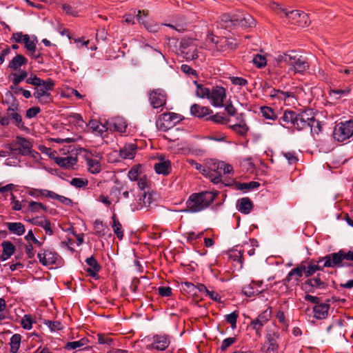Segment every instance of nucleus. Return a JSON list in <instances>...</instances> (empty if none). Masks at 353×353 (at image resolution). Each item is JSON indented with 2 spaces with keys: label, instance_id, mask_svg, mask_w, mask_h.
I'll return each mask as SVG.
<instances>
[{
  "label": "nucleus",
  "instance_id": "nucleus-1",
  "mask_svg": "<svg viewBox=\"0 0 353 353\" xmlns=\"http://www.w3.org/2000/svg\"><path fill=\"white\" fill-rule=\"evenodd\" d=\"M279 122L283 126L290 125L297 130L310 129L312 134H319L322 129L321 122L314 118V113L310 110L301 112L285 110Z\"/></svg>",
  "mask_w": 353,
  "mask_h": 353
},
{
  "label": "nucleus",
  "instance_id": "nucleus-2",
  "mask_svg": "<svg viewBox=\"0 0 353 353\" xmlns=\"http://www.w3.org/2000/svg\"><path fill=\"white\" fill-rule=\"evenodd\" d=\"M216 194L213 192H202L192 194L187 200L183 212L196 213L206 209L215 199Z\"/></svg>",
  "mask_w": 353,
  "mask_h": 353
},
{
  "label": "nucleus",
  "instance_id": "nucleus-3",
  "mask_svg": "<svg viewBox=\"0 0 353 353\" xmlns=\"http://www.w3.org/2000/svg\"><path fill=\"white\" fill-rule=\"evenodd\" d=\"M279 61H283L289 65L288 71L294 73L303 74L307 71L310 65L305 58L299 55L294 51L284 53L279 57Z\"/></svg>",
  "mask_w": 353,
  "mask_h": 353
},
{
  "label": "nucleus",
  "instance_id": "nucleus-4",
  "mask_svg": "<svg viewBox=\"0 0 353 353\" xmlns=\"http://www.w3.org/2000/svg\"><path fill=\"white\" fill-rule=\"evenodd\" d=\"M206 43L212 44V48H215L218 51L229 53L238 48L236 39L231 37H219L213 33H208L206 37Z\"/></svg>",
  "mask_w": 353,
  "mask_h": 353
},
{
  "label": "nucleus",
  "instance_id": "nucleus-5",
  "mask_svg": "<svg viewBox=\"0 0 353 353\" xmlns=\"http://www.w3.org/2000/svg\"><path fill=\"white\" fill-rule=\"evenodd\" d=\"M272 9L277 10L279 13H283L284 16L288 18L289 22L293 25L299 27H306L310 23L308 15L300 10L288 11L286 9L282 8L278 3H274L272 6Z\"/></svg>",
  "mask_w": 353,
  "mask_h": 353
},
{
  "label": "nucleus",
  "instance_id": "nucleus-6",
  "mask_svg": "<svg viewBox=\"0 0 353 353\" xmlns=\"http://www.w3.org/2000/svg\"><path fill=\"white\" fill-rule=\"evenodd\" d=\"M208 169H209V174H207V176L210 178L212 182L214 184H218L221 181L223 174L233 173L232 165L223 161L211 160L208 162Z\"/></svg>",
  "mask_w": 353,
  "mask_h": 353
},
{
  "label": "nucleus",
  "instance_id": "nucleus-7",
  "mask_svg": "<svg viewBox=\"0 0 353 353\" xmlns=\"http://www.w3.org/2000/svg\"><path fill=\"white\" fill-rule=\"evenodd\" d=\"M344 260L352 261L353 251L345 252L343 250H341L338 252L332 253L322 257L318 262L324 261L323 267L325 268H341L347 265L346 263H343Z\"/></svg>",
  "mask_w": 353,
  "mask_h": 353
},
{
  "label": "nucleus",
  "instance_id": "nucleus-8",
  "mask_svg": "<svg viewBox=\"0 0 353 353\" xmlns=\"http://www.w3.org/2000/svg\"><path fill=\"white\" fill-rule=\"evenodd\" d=\"M148 350L164 351L170 345L171 339L168 334H154L152 336H146L143 340Z\"/></svg>",
  "mask_w": 353,
  "mask_h": 353
},
{
  "label": "nucleus",
  "instance_id": "nucleus-9",
  "mask_svg": "<svg viewBox=\"0 0 353 353\" xmlns=\"http://www.w3.org/2000/svg\"><path fill=\"white\" fill-rule=\"evenodd\" d=\"M54 85V81L52 79L48 78L45 80V83L41 85L34 88L33 96L38 103L45 105L52 101V97L50 91L53 90Z\"/></svg>",
  "mask_w": 353,
  "mask_h": 353
},
{
  "label": "nucleus",
  "instance_id": "nucleus-10",
  "mask_svg": "<svg viewBox=\"0 0 353 353\" xmlns=\"http://www.w3.org/2000/svg\"><path fill=\"white\" fill-rule=\"evenodd\" d=\"M179 53L186 60H194L198 58V44L195 39L183 38L180 41Z\"/></svg>",
  "mask_w": 353,
  "mask_h": 353
},
{
  "label": "nucleus",
  "instance_id": "nucleus-11",
  "mask_svg": "<svg viewBox=\"0 0 353 353\" xmlns=\"http://www.w3.org/2000/svg\"><path fill=\"white\" fill-rule=\"evenodd\" d=\"M221 20L230 22L233 26H239L244 28H251L255 26V20L248 13L239 12L232 16L224 14Z\"/></svg>",
  "mask_w": 353,
  "mask_h": 353
},
{
  "label": "nucleus",
  "instance_id": "nucleus-12",
  "mask_svg": "<svg viewBox=\"0 0 353 353\" xmlns=\"http://www.w3.org/2000/svg\"><path fill=\"white\" fill-rule=\"evenodd\" d=\"M332 135L338 142H343L349 139L353 136V121H347L336 125Z\"/></svg>",
  "mask_w": 353,
  "mask_h": 353
},
{
  "label": "nucleus",
  "instance_id": "nucleus-13",
  "mask_svg": "<svg viewBox=\"0 0 353 353\" xmlns=\"http://www.w3.org/2000/svg\"><path fill=\"white\" fill-rule=\"evenodd\" d=\"M181 121L179 114L174 112H168L161 114L156 121L157 128L165 132L175 125Z\"/></svg>",
  "mask_w": 353,
  "mask_h": 353
},
{
  "label": "nucleus",
  "instance_id": "nucleus-14",
  "mask_svg": "<svg viewBox=\"0 0 353 353\" xmlns=\"http://www.w3.org/2000/svg\"><path fill=\"white\" fill-rule=\"evenodd\" d=\"M32 146V143L29 139L17 136L15 140L10 144V149L14 154L27 156L31 153Z\"/></svg>",
  "mask_w": 353,
  "mask_h": 353
},
{
  "label": "nucleus",
  "instance_id": "nucleus-15",
  "mask_svg": "<svg viewBox=\"0 0 353 353\" xmlns=\"http://www.w3.org/2000/svg\"><path fill=\"white\" fill-rule=\"evenodd\" d=\"M271 316L272 308L269 307L250 322V325L255 331L256 336H261L262 328L270 320Z\"/></svg>",
  "mask_w": 353,
  "mask_h": 353
},
{
  "label": "nucleus",
  "instance_id": "nucleus-16",
  "mask_svg": "<svg viewBox=\"0 0 353 353\" xmlns=\"http://www.w3.org/2000/svg\"><path fill=\"white\" fill-rule=\"evenodd\" d=\"M303 272L304 269L299 264L288 272L286 277L281 281V283L287 288L297 286L301 281V278L304 275Z\"/></svg>",
  "mask_w": 353,
  "mask_h": 353
},
{
  "label": "nucleus",
  "instance_id": "nucleus-17",
  "mask_svg": "<svg viewBox=\"0 0 353 353\" xmlns=\"http://www.w3.org/2000/svg\"><path fill=\"white\" fill-rule=\"evenodd\" d=\"M225 98V89L221 86H216L210 90L208 99L212 106L220 108L223 106V102Z\"/></svg>",
  "mask_w": 353,
  "mask_h": 353
},
{
  "label": "nucleus",
  "instance_id": "nucleus-18",
  "mask_svg": "<svg viewBox=\"0 0 353 353\" xmlns=\"http://www.w3.org/2000/svg\"><path fill=\"white\" fill-rule=\"evenodd\" d=\"M37 257L40 263L44 266L57 264L61 259L56 252L49 249L41 250L37 254Z\"/></svg>",
  "mask_w": 353,
  "mask_h": 353
},
{
  "label": "nucleus",
  "instance_id": "nucleus-19",
  "mask_svg": "<svg viewBox=\"0 0 353 353\" xmlns=\"http://www.w3.org/2000/svg\"><path fill=\"white\" fill-rule=\"evenodd\" d=\"M166 94L161 89L152 90L149 95V100L154 108L163 106L166 103Z\"/></svg>",
  "mask_w": 353,
  "mask_h": 353
},
{
  "label": "nucleus",
  "instance_id": "nucleus-20",
  "mask_svg": "<svg viewBox=\"0 0 353 353\" xmlns=\"http://www.w3.org/2000/svg\"><path fill=\"white\" fill-rule=\"evenodd\" d=\"M77 154H69L65 157H57L54 161L60 167L70 169L77 163Z\"/></svg>",
  "mask_w": 353,
  "mask_h": 353
},
{
  "label": "nucleus",
  "instance_id": "nucleus-21",
  "mask_svg": "<svg viewBox=\"0 0 353 353\" xmlns=\"http://www.w3.org/2000/svg\"><path fill=\"white\" fill-rule=\"evenodd\" d=\"M154 169L158 174L168 176L172 172V165L170 160L161 158L154 165Z\"/></svg>",
  "mask_w": 353,
  "mask_h": 353
},
{
  "label": "nucleus",
  "instance_id": "nucleus-22",
  "mask_svg": "<svg viewBox=\"0 0 353 353\" xmlns=\"http://www.w3.org/2000/svg\"><path fill=\"white\" fill-rule=\"evenodd\" d=\"M141 14L144 17H147L148 12L145 10H138L136 17L139 23L144 25L145 28L150 32H157L159 31V26L156 23H153L149 21H146L143 17Z\"/></svg>",
  "mask_w": 353,
  "mask_h": 353
},
{
  "label": "nucleus",
  "instance_id": "nucleus-23",
  "mask_svg": "<svg viewBox=\"0 0 353 353\" xmlns=\"http://www.w3.org/2000/svg\"><path fill=\"white\" fill-rule=\"evenodd\" d=\"M85 263L88 265V268L86 269L88 275L92 278H97L101 266L97 259L92 256L85 260Z\"/></svg>",
  "mask_w": 353,
  "mask_h": 353
},
{
  "label": "nucleus",
  "instance_id": "nucleus-24",
  "mask_svg": "<svg viewBox=\"0 0 353 353\" xmlns=\"http://www.w3.org/2000/svg\"><path fill=\"white\" fill-rule=\"evenodd\" d=\"M330 305L324 303H319L313 307L314 317L316 319H325L328 316Z\"/></svg>",
  "mask_w": 353,
  "mask_h": 353
},
{
  "label": "nucleus",
  "instance_id": "nucleus-25",
  "mask_svg": "<svg viewBox=\"0 0 353 353\" xmlns=\"http://www.w3.org/2000/svg\"><path fill=\"white\" fill-rule=\"evenodd\" d=\"M39 192L43 196L46 197H49L52 199H55L59 201L60 203H63L67 206H71L72 205V201L64 196L59 195L54 192L50 190H39Z\"/></svg>",
  "mask_w": 353,
  "mask_h": 353
},
{
  "label": "nucleus",
  "instance_id": "nucleus-26",
  "mask_svg": "<svg viewBox=\"0 0 353 353\" xmlns=\"http://www.w3.org/2000/svg\"><path fill=\"white\" fill-rule=\"evenodd\" d=\"M270 97L272 99H277L279 101H283L285 103L291 98H295L294 92H285L277 89L272 90L270 93Z\"/></svg>",
  "mask_w": 353,
  "mask_h": 353
},
{
  "label": "nucleus",
  "instance_id": "nucleus-27",
  "mask_svg": "<svg viewBox=\"0 0 353 353\" xmlns=\"http://www.w3.org/2000/svg\"><path fill=\"white\" fill-rule=\"evenodd\" d=\"M89 341L87 338H81L79 341H70L68 342L65 345L64 348L66 350L71 351V350H83L86 345H88Z\"/></svg>",
  "mask_w": 353,
  "mask_h": 353
},
{
  "label": "nucleus",
  "instance_id": "nucleus-28",
  "mask_svg": "<svg viewBox=\"0 0 353 353\" xmlns=\"http://www.w3.org/2000/svg\"><path fill=\"white\" fill-rule=\"evenodd\" d=\"M190 112L194 117L202 118L209 115L212 111L208 107L194 103L190 107Z\"/></svg>",
  "mask_w": 353,
  "mask_h": 353
},
{
  "label": "nucleus",
  "instance_id": "nucleus-29",
  "mask_svg": "<svg viewBox=\"0 0 353 353\" xmlns=\"http://www.w3.org/2000/svg\"><path fill=\"white\" fill-rule=\"evenodd\" d=\"M86 164L88 171L92 174H98L101 170V165L99 159L92 157H85Z\"/></svg>",
  "mask_w": 353,
  "mask_h": 353
},
{
  "label": "nucleus",
  "instance_id": "nucleus-30",
  "mask_svg": "<svg viewBox=\"0 0 353 353\" xmlns=\"http://www.w3.org/2000/svg\"><path fill=\"white\" fill-rule=\"evenodd\" d=\"M137 146L134 143H127L120 149V156L123 159H132L134 157Z\"/></svg>",
  "mask_w": 353,
  "mask_h": 353
},
{
  "label": "nucleus",
  "instance_id": "nucleus-31",
  "mask_svg": "<svg viewBox=\"0 0 353 353\" xmlns=\"http://www.w3.org/2000/svg\"><path fill=\"white\" fill-rule=\"evenodd\" d=\"M8 230L10 233L21 236L25 233V226L22 223L20 222H10L6 223Z\"/></svg>",
  "mask_w": 353,
  "mask_h": 353
},
{
  "label": "nucleus",
  "instance_id": "nucleus-32",
  "mask_svg": "<svg viewBox=\"0 0 353 353\" xmlns=\"http://www.w3.org/2000/svg\"><path fill=\"white\" fill-rule=\"evenodd\" d=\"M112 223L111 225L113 232L119 240H122L124 236L123 227L116 214H114L112 216Z\"/></svg>",
  "mask_w": 353,
  "mask_h": 353
},
{
  "label": "nucleus",
  "instance_id": "nucleus-33",
  "mask_svg": "<svg viewBox=\"0 0 353 353\" xmlns=\"http://www.w3.org/2000/svg\"><path fill=\"white\" fill-rule=\"evenodd\" d=\"M127 124L125 121L121 117H117L112 119L110 123V128L114 131L123 133L125 132Z\"/></svg>",
  "mask_w": 353,
  "mask_h": 353
},
{
  "label": "nucleus",
  "instance_id": "nucleus-34",
  "mask_svg": "<svg viewBox=\"0 0 353 353\" xmlns=\"http://www.w3.org/2000/svg\"><path fill=\"white\" fill-rule=\"evenodd\" d=\"M238 210L243 214H249L252 208V203L248 197L242 198L238 201Z\"/></svg>",
  "mask_w": 353,
  "mask_h": 353
},
{
  "label": "nucleus",
  "instance_id": "nucleus-35",
  "mask_svg": "<svg viewBox=\"0 0 353 353\" xmlns=\"http://www.w3.org/2000/svg\"><path fill=\"white\" fill-rule=\"evenodd\" d=\"M279 348L278 342L264 341L261 347L260 352L261 353H278Z\"/></svg>",
  "mask_w": 353,
  "mask_h": 353
},
{
  "label": "nucleus",
  "instance_id": "nucleus-36",
  "mask_svg": "<svg viewBox=\"0 0 353 353\" xmlns=\"http://www.w3.org/2000/svg\"><path fill=\"white\" fill-rule=\"evenodd\" d=\"M3 248L2 259L3 261L8 259L15 251L14 245L10 241H3L1 244Z\"/></svg>",
  "mask_w": 353,
  "mask_h": 353
},
{
  "label": "nucleus",
  "instance_id": "nucleus-37",
  "mask_svg": "<svg viewBox=\"0 0 353 353\" xmlns=\"http://www.w3.org/2000/svg\"><path fill=\"white\" fill-rule=\"evenodd\" d=\"M28 59L21 54L16 55L10 62L9 68L13 70H18L21 65L26 64Z\"/></svg>",
  "mask_w": 353,
  "mask_h": 353
},
{
  "label": "nucleus",
  "instance_id": "nucleus-38",
  "mask_svg": "<svg viewBox=\"0 0 353 353\" xmlns=\"http://www.w3.org/2000/svg\"><path fill=\"white\" fill-rule=\"evenodd\" d=\"M150 203V196H148L145 192L140 195L139 201L137 204H132L133 210H141L143 208L148 206Z\"/></svg>",
  "mask_w": 353,
  "mask_h": 353
},
{
  "label": "nucleus",
  "instance_id": "nucleus-39",
  "mask_svg": "<svg viewBox=\"0 0 353 353\" xmlns=\"http://www.w3.org/2000/svg\"><path fill=\"white\" fill-rule=\"evenodd\" d=\"M89 125L93 132L101 137H103V133L107 130V128L97 120H91L89 123Z\"/></svg>",
  "mask_w": 353,
  "mask_h": 353
},
{
  "label": "nucleus",
  "instance_id": "nucleus-40",
  "mask_svg": "<svg viewBox=\"0 0 353 353\" xmlns=\"http://www.w3.org/2000/svg\"><path fill=\"white\" fill-rule=\"evenodd\" d=\"M280 338L279 332L277 330H276V327L274 325H273V327H268L266 328V334H265V341H272V342H277V341Z\"/></svg>",
  "mask_w": 353,
  "mask_h": 353
},
{
  "label": "nucleus",
  "instance_id": "nucleus-41",
  "mask_svg": "<svg viewBox=\"0 0 353 353\" xmlns=\"http://www.w3.org/2000/svg\"><path fill=\"white\" fill-rule=\"evenodd\" d=\"M94 234L99 237L105 236L108 230L107 226L100 220H96L94 222Z\"/></svg>",
  "mask_w": 353,
  "mask_h": 353
},
{
  "label": "nucleus",
  "instance_id": "nucleus-42",
  "mask_svg": "<svg viewBox=\"0 0 353 353\" xmlns=\"http://www.w3.org/2000/svg\"><path fill=\"white\" fill-rule=\"evenodd\" d=\"M229 128L236 134L243 136L247 134L249 128L244 121H241L240 123L231 125Z\"/></svg>",
  "mask_w": 353,
  "mask_h": 353
},
{
  "label": "nucleus",
  "instance_id": "nucleus-43",
  "mask_svg": "<svg viewBox=\"0 0 353 353\" xmlns=\"http://www.w3.org/2000/svg\"><path fill=\"white\" fill-rule=\"evenodd\" d=\"M37 38L33 37L31 39L28 34H26V37H25L23 42V43L25 45V48L26 49L27 52H34L35 50H37Z\"/></svg>",
  "mask_w": 353,
  "mask_h": 353
},
{
  "label": "nucleus",
  "instance_id": "nucleus-44",
  "mask_svg": "<svg viewBox=\"0 0 353 353\" xmlns=\"http://www.w3.org/2000/svg\"><path fill=\"white\" fill-rule=\"evenodd\" d=\"M180 290L183 293L190 295H195L196 294V285L191 282H182L180 285Z\"/></svg>",
  "mask_w": 353,
  "mask_h": 353
},
{
  "label": "nucleus",
  "instance_id": "nucleus-45",
  "mask_svg": "<svg viewBox=\"0 0 353 353\" xmlns=\"http://www.w3.org/2000/svg\"><path fill=\"white\" fill-rule=\"evenodd\" d=\"M262 291H263V290L258 289L257 287L256 286V284H254L252 282L251 283H250L249 285L244 286L243 288V293L247 296H249V297L254 296V295H257V294H260L261 292H262Z\"/></svg>",
  "mask_w": 353,
  "mask_h": 353
},
{
  "label": "nucleus",
  "instance_id": "nucleus-46",
  "mask_svg": "<svg viewBox=\"0 0 353 353\" xmlns=\"http://www.w3.org/2000/svg\"><path fill=\"white\" fill-rule=\"evenodd\" d=\"M62 10L68 15L78 17L80 10L74 3H64L61 6Z\"/></svg>",
  "mask_w": 353,
  "mask_h": 353
},
{
  "label": "nucleus",
  "instance_id": "nucleus-47",
  "mask_svg": "<svg viewBox=\"0 0 353 353\" xmlns=\"http://www.w3.org/2000/svg\"><path fill=\"white\" fill-rule=\"evenodd\" d=\"M21 336L19 334H15L12 336L10 341V352L12 353H17L19 349L21 344Z\"/></svg>",
  "mask_w": 353,
  "mask_h": 353
},
{
  "label": "nucleus",
  "instance_id": "nucleus-48",
  "mask_svg": "<svg viewBox=\"0 0 353 353\" xmlns=\"http://www.w3.org/2000/svg\"><path fill=\"white\" fill-rule=\"evenodd\" d=\"M194 83L196 86V94L199 98H206L209 97L210 91L211 89L203 86L201 84L198 83L196 81H194Z\"/></svg>",
  "mask_w": 353,
  "mask_h": 353
},
{
  "label": "nucleus",
  "instance_id": "nucleus-49",
  "mask_svg": "<svg viewBox=\"0 0 353 353\" xmlns=\"http://www.w3.org/2000/svg\"><path fill=\"white\" fill-rule=\"evenodd\" d=\"M28 210L31 212H40L41 211L46 212L48 207L40 202L30 201L28 203Z\"/></svg>",
  "mask_w": 353,
  "mask_h": 353
},
{
  "label": "nucleus",
  "instance_id": "nucleus-50",
  "mask_svg": "<svg viewBox=\"0 0 353 353\" xmlns=\"http://www.w3.org/2000/svg\"><path fill=\"white\" fill-rule=\"evenodd\" d=\"M352 91V88L350 86H347L343 89H333L330 90V96H337L336 98L339 99L341 97H346L349 94H350Z\"/></svg>",
  "mask_w": 353,
  "mask_h": 353
},
{
  "label": "nucleus",
  "instance_id": "nucleus-51",
  "mask_svg": "<svg viewBox=\"0 0 353 353\" xmlns=\"http://www.w3.org/2000/svg\"><path fill=\"white\" fill-rule=\"evenodd\" d=\"M305 285H308L311 288H325V283L321 281L320 277L317 276L316 277L309 279L305 282Z\"/></svg>",
  "mask_w": 353,
  "mask_h": 353
},
{
  "label": "nucleus",
  "instance_id": "nucleus-52",
  "mask_svg": "<svg viewBox=\"0 0 353 353\" xmlns=\"http://www.w3.org/2000/svg\"><path fill=\"white\" fill-rule=\"evenodd\" d=\"M239 317V312L235 310L230 314L225 315V320L228 323L231 327L234 330L236 327L237 319Z\"/></svg>",
  "mask_w": 353,
  "mask_h": 353
},
{
  "label": "nucleus",
  "instance_id": "nucleus-53",
  "mask_svg": "<svg viewBox=\"0 0 353 353\" xmlns=\"http://www.w3.org/2000/svg\"><path fill=\"white\" fill-rule=\"evenodd\" d=\"M261 113L267 119L276 120L277 118L274 110L268 106H262L261 108Z\"/></svg>",
  "mask_w": 353,
  "mask_h": 353
},
{
  "label": "nucleus",
  "instance_id": "nucleus-54",
  "mask_svg": "<svg viewBox=\"0 0 353 353\" xmlns=\"http://www.w3.org/2000/svg\"><path fill=\"white\" fill-rule=\"evenodd\" d=\"M208 119L219 124H226L230 121V119L225 117L224 114L221 113H216L212 115Z\"/></svg>",
  "mask_w": 353,
  "mask_h": 353
},
{
  "label": "nucleus",
  "instance_id": "nucleus-55",
  "mask_svg": "<svg viewBox=\"0 0 353 353\" xmlns=\"http://www.w3.org/2000/svg\"><path fill=\"white\" fill-rule=\"evenodd\" d=\"M252 63L259 68H264L267 64V60L265 56L257 54L254 56Z\"/></svg>",
  "mask_w": 353,
  "mask_h": 353
},
{
  "label": "nucleus",
  "instance_id": "nucleus-56",
  "mask_svg": "<svg viewBox=\"0 0 353 353\" xmlns=\"http://www.w3.org/2000/svg\"><path fill=\"white\" fill-rule=\"evenodd\" d=\"M70 184L77 188H83L88 185V181L85 178H73L70 181Z\"/></svg>",
  "mask_w": 353,
  "mask_h": 353
},
{
  "label": "nucleus",
  "instance_id": "nucleus-57",
  "mask_svg": "<svg viewBox=\"0 0 353 353\" xmlns=\"http://www.w3.org/2000/svg\"><path fill=\"white\" fill-rule=\"evenodd\" d=\"M188 163L192 165V166H194V168L199 170L202 174L207 176V174H209V169H208V165H203L199 163H196L194 160H188Z\"/></svg>",
  "mask_w": 353,
  "mask_h": 353
},
{
  "label": "nucleus",
  "instance_id": "nucleus-58",
  "mask_svg": "<svg viewBox=\"0 0 353 353\" xmlns=\"http://www.w3.org/2000/svg\"><path fill=\"white\" fill-rule=\"evenodd\" d=\"M259 183L256 181H251L249 183H241L239 185V188L241 190H250L259 187Z\"/></svg>",
  "mask_w": 353,
  "mask_h": 353
},
{
  "label": "nucleus",
  "instance_id": "nucleus-59",
  "mask_svg": "<svg viewBox=\"0 0 353 353\" xmlns=\"http://www.w3.org/2000/svg\"><path fill=\"white\" fill-rule=\"evenodd\" d=\"M33 321L30 315L26 314L21 319V326L25 330H30L32 327Z\"/></svg>",
  "mask_w": 353,
  "mask_h": 353
},
{
  "label": "nucleus",
  "instance_id": "nucleus-60",
  "mask_svg": "<svg viewBox=\"0 0 353 353\" xmlns=\"http://www.w3.org/2000/svg\"><path fill=\"white\" fill-rule=\"evenodd\" d=\"M302 268L304 269L303 274L305 277H310L314 274L316 272L314 270V264H309L308 265H306L304 262H302L300 263Z\"/></svg>",
  "mask_w": 353,
  "mask_h": 353
},
{
  "label": "nucleus",
  "instance_id": "nucleus-61",
  "mask_svg": "<svg viewBox=\"0 0 353 353\" xmlns=\"http://www.w3.org/2000/svg\"><path fill=\"white\" fill-rule=\"evenodd\" d=\"M26 82L28 84L34 85L35 87H39L45 83V80L39 78L36 75H32L27 78Z\"/></svg>",
  "mask_w": 353,
  "mask_h": 353
},
{
  "label": "nucleus",
  "instance_id": "nucleus-62",
  "mask_svg": "<svg viewBox=\"0 0 353 353\" xmlns=\"http://www.w3.org/2000/svg\"><path fill=\"white\" fill-rule=\"evenodd\" d=\"M44 324L50 328L51 332H55L62 329V325L58 321H52L47 320L45 321Z\"/></svg>",
  "mask_w": 353,
  "mask_h": 353
},
{
  "label": "nucleus",
  "instance_id": "nucleus-63",
  "mask_svg": "<svg viewBox=\"0 0 353 353\" xmlns=\"http://www.w3.org/2000/svg\"><path fill=\"white\" fill-rule=\"evenodd\" d=\"M39 150L43 154L48 155L50 159L55 160L57 158V152L55 150H52L45 145H39Z\"/></svg>",
  "mask_w": 353,
  "mask_h": 353
},
{
  "label": "nucleus",
  "instance_id": "nucleus-64",
  "mask_svg": "<svg viewBox=\"0 0 353 353\" xmlns=\"http://www.w3.org/2000/svg\"><path fill=\"white\" fill-rule=\"evenodd\" d=\"M139 169L140 167L139 165H136L132 167L128 172V176L131 181H137L139 179Z\"/></svg>",
  "mask_w": 353,
  "mask_h": 353
}]
</instances>
